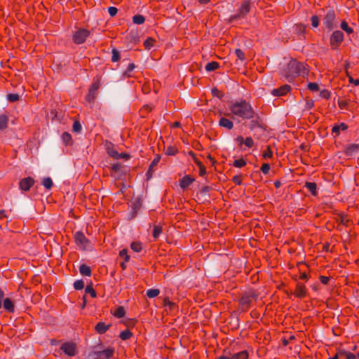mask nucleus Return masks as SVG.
Wrapping results in <instances>:
<instances>
[{
  "instance_id": "18",
  "label": "nucleus",
  "mask_w": 359,
  "mask_h": 359,
  "mask_svg": "<svg viewBox=\"0 0 359 359\" xmlns=\"http://www.w3.org/2000/svg\"><path fill=\"white\" fill-rule=\"evenodd\" d=\"M123 166L120 163H114L110 168L111 175L115 177H121L125 175L126 172L123 171Z\"/></svg>"
},
{
  "instance_id": "12",
  "label": "nucleus",
  "mask_w": 359,
  "mask_h": 359,
  "mask_svg": "<svg viewBox=\"0 0 359 359\" xmlns=\"http://www.w3.org/2000/svg\"><path fill=\"white\" fill-rule=\"evenodd\" d=\"M250 120L251 121L250 122L249 128L251 130H253L255 128H262L264 129V130L266 129V126L264 123L263 120L256 113L255 116L253 118H251Z\"/></svg>"
},
{
  "instance_id": "64",
  "label": "nucleus",
  "mask_w": 359,
  "mask_h": 359,
  "mask_svg": "<svg viewBox=\"0 0 359 359\" xmlns=\"http://www.w3.org/2000/svg\"><path fill=\"white\" fill-rule=\"evenodd\" d=\"M72 128H73V130L76 133H80L82 129L81 124L80 123V122L79 121H76L74 122Z\"/></svg>"
},
{
  "instance_id": "42",
  "label": "nucleus",
  "mask_w": 359,
  "mask_h": 359,
  "mask_svg": "<svg viewBox=\"0 0 359 359\" xmlns=\"http://www.w3.org/2000/svg\"><path fill=\"white\" fill-rule=\"evenodd\" d=\"M145 18L140 14L135 15L133 17V22L136 25H142L144 22Z\"/></svg>"
},
{
  "instance_id": "27",
  "label": "nucleus",
  "mask_w": 359,
  "mask_h": 359,
  "mask_svg": "<svg viewBox=\"0 0 359 359\" xmlns=\"http://www.w3.org/2000/svg\"><path fill=\"white\" fill-rule=\"evenodd\" d=\"M79 272L81 275L86 276H90L92 274L91 269L89 266L86 265V264H82L79 266Z\"/></svg>"
},
{
  "instance_id": "57",
  "label": "nucleus",
  "mask_w": 359,
  "mask_h": 359,
  "mask_svg": "<svg viewBox=\"0 0 359 359\" xmlns=\"http://www.w3.org/2000/svg\"><path fill=\"white\" fill-rule=\"evenodd\" d=\"M308 89L313 92L319 90V86L317 83L310 82L308 84Z\"/></svg>"
},
{
  "instance_id": "21",
  "label": "nucleus",
  "mask_w": 359,
  "mask_h": 359,
  "mask_svg": "<svg viewBox=\"0 0 359 359\" xmlns=\"http://www.w3.org/2000/svg\"><path fill=\"white\" fill-rule=\"evenodd\" d=\"M359 151V144H348L345 150L344 154L346 156H353L355 154Z\"/></svg>"
},
{
  "instance_id": "63",
  "label": "nucleus",
  "mask_w": 359,
  "mask_h": 359,
  "mask_svg": "<svg viewBox=\"0 0 359 359\" xmlns=\"http://www.w3.org/2000/svg\"><path fill=\"white\" fill-rule=\"evenodd\" d=\"M260 170L264 175L268 174L270 170V165L267 163H264L260 168Z\"/></svg>"
},
{
  "instance_id": "38",
  "label": "nucleus",
  "mask_w": 359,
  "mask_h": 359,
  "mask_svg": "<svg viewBox=\"0 0 359 359\" xmlns=\"http://www.w3.org/2000/svg\"><path fill=\"white\" fill-rule=\"evenodd\" d=\"M111 54H112V55H111V60L112 62H118L120 60L121 53L116 48H114L111 50Z\"/></svg>"
},
{
  "instance_id": "59",
  "label": "nucleus",
  "mask_w": 359,
  "mask_h": 359,
  "mask_svg": "<svg viewBox=\"0 0 359 359\" xmlns=\"http://www.w3.org/2000/svg\"><path fill=\"white\" fill-rule=\"evenodd\" d=\"M107 153L109 156H111L115 159H118V156L119 153L116 149H114L113 148L112 149L108 148Z\"/></svg>"
},
{
  "instance_id": "41",
  "label": "nucleus",
  "mask_w": 359,
  "mask_h": 359,
  "mask_svg": "<svg viewBox=\"0 0 359 359\" xmlns=\"http://www.w3.org/2000/svg\"><path fill=\"white\" fill-rule=\"evenodd\" d=\"M135 68V65L134 63H130L129 65L127 67V69L123 73V76L125 78H130L131 77L130 72Z\"/></svg>"
},
{
  "instance_id": "14",
  "label": "nucleus",
  "mask_w": 359,
  "mask_h": 359,
  "mask_svg": "<svg viewBox=\"0 0 359 359\" xmlns=\"http://www.w3.org/2000/svg\"><path fill=\"white\" fill-rule=\"evenodd\" d=\"M142 206V201L140 198H136L131 203V212L128 216V219H133L137 215L138 211Z\"/></svg>"
},
{
  "instance_id": "45",
  "label": "nucleus",
  "mask_w": 359,
  "mask_h": 359,
  "mask_svg": "<svg viewBox=\"0 0 359 359\" xmlns=\"http://www.w3.org/2000/svg\"><path fill=\"white\" fill-rule=\"evenodd\" d=\"M247 164V162L243 158H241L239 159H236L233 162V165L236 168H243L244 166H245Z\"/></svg>"
},
{
  "instance_id": "22",
  "label": "nucleus",
  "mask_w": 359,
  "mask_h": 359,
  "mask_svg": "<svg viewBox=\"0 0 359 359\" xmlns=\"http://www.w3.org/2000/svg\"><path fill=\"white\" fill-rule=\"evenodd\" d=\"M195 178L191 177L190 175H185L180 180V187L182 189L188 188L194 182Z\"/></svg>"
},
{
  "instance_id": "9",
  "label": "nucleus",
  "mask_w": 359,
  "mask_h": 359,
  "mask_svg": "<svg viewBox=\"0 0 359 359\" xmlns=\"http://www.w3.org/2000/svg\"><path fill=\"white\" fill-rule=\"evenodd\" d=\"M336 15L335 12L332 9H330L327 11L323 19V23L325 27L330 31L334 29L335 26Z\"/></svg>"
},
{
  "instance_id": "11",
  "label": "nucleus",
  "mask_w": 359,
  "mask_h": 359,
  "mask_svg": "<svg viewBox=\"0 0 359 359\" xmlns=\"http://www.w3.org/2000/svg\"><path fill=\"white\" fill-rule=\"evenodd\" d=\"M291 294L299 299H304L307 297L308 291L304 283L298 282L296 284L294 291L291 292Z\"/></svg>"
},
{
  "instance_id": "49",
  "label": "nucleus",
  "mask_w": 359,
  "mask_h": 359,
  "mask_svg": "<svg viewBox=\"0 0 359 359\" xmlns=\"http://www.w3.org/2000/svg\"><path fill=\"white\" fill-rule=\"evenodd\" d=\"M160 293V290L158 289H149L147 291V296L149 298H154L157 297Z\"/></svg>"
},
{
  "instance_id": "25",
  "label": "nucleus",
  "mask_w": 359,
  "mask_h": 359,
  "mask_svg": "<svg viewBox=\"0 0 359 359\" xmlns=\"http://www.w3.org/2000/svg\"><path fill=\"white\" fill-rule=\"evenodd\" d=\"M348 129V125L345 123H341L339 125H334L332 128V134L334 137L339 135L340 130L345 131Z\"/></svg>"
},
{
  "instance_id": "52",
  "label": "nucleus",
  "mask_w": 359,
  "mask_h": 359,
  "mask_svg": "<svg viewBox=\"0 0 359 359\" xmlns=\"http://www.w3.org/2000/svg\"><path fill=\"white\" fill-rule=\"evenodd\" d=\"M42 184L47 189H50L53 187V181L50 177L43 178Z\"/></svg>"
},
{
  "instance_id": "2",
  "label": "nucleus",
  "mask_w": 359,
  "mask_h": 359,
  "mask_svg": "<svg viewBox=\"0 0 359 359\" xmlns=\"http://www.w3.org/2000/svg\"><path fill=\"white\" fill-rule=\"evenodd\" d=\"M229 109L233 115L243 119H251L255 116V111L252 107L244 99L232 103Z\"/></svg>"
},
{
  "instance_id": "46",
  "label": "nucleus",
  "mask_w": 359,
  "mask_h": 359,
  "mask_svg": "<svg viewBox=\"0 0 359 359\" xmlns=\"http://www.w3.org/2000/svg\"><path fill=\"white\" fill-rule=\"evenodd\" d=\"M152 109L153 107H151V105L145 104L140 109V111L142 116H145L147 114H148L152 111Z\"/></svg>"
},
{
  "instance_id": "1",
  "label": "nucleus",
  "mask_w": 359,
  "mask_h": 359,
  "mask_svg": "<svg viewBox=\"0 0 359 359\" xmlns=\"http://www.w3.org/2000/svg\"><path fill=\"white\" fill-rule=\"evenodd\" d=\"M309 69L306 65L295 59H292L283 69V76L288 81H292L299 75H308Z\"/></svg>"
},
{
  "instance_id": "29",
  "label": "nucleus",
  "mask_w": 359,
  "mask_h": 359,
  "mask_svg": "<svg viewBox=\"0 0 359 359\" xmlns=\"http://www.w3.org/2000/svg\"><path fill=\"white\" fill-rule=\"evenodd\" d=\"M306 25L299 23L295 25V32L296 34L299 36L302 35L304 36V34H306Z\"/></svg>"
},
{
  "instance_id": "39",
  "label": "nucleus",
  "mask_w": 359,
  "mask_h": 359,
  "mask_svg": "<svg viewBox=\"0 0 359 359\" xmlns=\"http://www.w3.org/2000/svg\"><path fill=\"white\" fill-rule=\"evenodd\" d=\"M177 153L178 149L175 146H168L165 151V154L168 156H175Z\"/></svg>"
},
{
  "instance_id": "16",
  "label": "nucleus",
  "mask_w": 359,
  "mask_h": 359,
  "mask_svg": "<svg viewBox=\"0 0 359 359\" xmlns=\"http://www.w3.org/2000/svg\"><path fill=\"white\" fill-rule=\"evenodd\" d=\"M291 90V86L288 84L281 86L271 91V94L276 97H280L287 95Z\"/></svg>"
},
{
  "instance_id": "33",
  "label": "nucleus",
  "mask_w": 359,
  "mask_h": 359,
  "mask_svg": "<svg viewBox=\"0 0 359 359\" xmlns=\"http://www.w3.org/2000/svg\"><path fill=\"white\" fill-rule=\"evenodd\" d=\"M163 231V228L161 225H154L153 227L152 236L154 240H156Z\"/></svg>"
},
{
  "instance_id": "50",
  "label": "nucleus",
  "mask_w": 359,
  "mask_h": 359,
  "mask_svg": "<svg viewBox=\"0 0 359 359\" xmlns=\"http://www.w3.org/2000/svg\"><path fill=\"white\" fill-rule=\"evenodd\" d=\"M273 156V151L271 150V148L269 145H268L266 147V149H265V151H264L263 154H262V157L264 158V159H267V158H271Z\"/></svg>"
},
{
  "instance_id": "15",
  "label": "nucleus",
  "mask_w": 359,
  "mask_h": 359,
  "mask_svg": "<svg viewBox=\"0 0 359 359\" xmlns=\"http://www.w3.org/2000/svg\"><path fill=\"white\" fill-rule=\"evenodd\" d=\"M34 182L32 177L22 178L19 182V188L23 191H27L33 187Z\"/></svg>"
},
{
  "instance_id": "17",
  "label": "nucleus",
  "mask_w": 359,
  "mask_h": 359,
  "mask_svg": "<svg viewBox=\"0 0 359 359\" xmlns=\"http://www.w3.org/2000/svg\"><path fill=\"white\" fill-rule=\"evenodd\" d=\"M161 160V155L156 154L155 158L153 159L151 163L149 165V169L147 171L146 173V177L147 180H149L153 177V173L154 172V167L158 165Z\"/></svg>"
},
{
  "instance_id": "23",
  "label": "nucleus",
  "mask_w": 359,
  "mask_h": 359,
  "mask_svg": "<svg viewBox=\"0 0 359 359\" xmlns=\"http://www.w3.org/2000/svg\"><path fill=\"white\" fill-rule=\"evenodd\" d=\"M3 306L4 309L10 313H13L15 311L14 303L10 298H6L4 299Z\"/></svg>"
},
{
  "instance_id": "3",
  "label": "nucleus",
  "mask_w": 359,
  "mask_h": 359,
  "mask_svg": "<svg viewBox=\"0 0 359 359\" xmlns=\"http://www.w3.org/2000/svg\"><path fill=\"white\" fill-rule=\"evenodd\" d=\"M258 297L259 293L253 289L243 292L238 299L239 310L241 312H247L250 309L252 302L257 300Z\"/></svg>"
},
{
  "instance_id": "26",
  "label": "nucleus",
  "mask_w": 359,
  "mask_h": 359,
  "mask_svg": "<svg viewBox=\"0 0 359 359\" xmlns=\"http://www.w3.org/2000/svg\"><path fill=\"white\" fill-rule=\"evenodd\" d=\"M304 187H306L308 191L313 196L317 195V185L315 182H306L305 183Z\"/></svg>"
},
{
  "instance_id": "6",
  "label": "nucleus",
  "mask_w": 359,
  "mask_h": 359,
  "mask_svg": "<svg viewBox=\"0 0 359 359\" xmlns=\"http://www.w3.org/2000/svg\"><path fill=\"white\" fill-rule=\"evenodd\" d=\"M74 240L76 245L82 250H86L90 244V241L81 231H78L74 234Z\"/></svg>"
},
{
  "instance_id": "35",
  "label": "nucleus",
  "mask_w": 359,
  "mask_h": 359,
  "mask_svg": "<svg viewBox=\"0 0 359 359\" xmlns=\"http://www.w3.org/2000/svg\"><path fill=\"white\" fill-rule=\"evenodd\" d=\"M340 356H344L346 359H356V355L353 353L344 349H339Z\"/></svg>"
},
{
  "instance_id": "43",
  "label": "nucleus",
  "mask_w": 359,
  "mask_h": 359,
  "mask_svg": "<svg viewBox=\"0 0 359 359\" xmlns=\"http://www.w3.org/2000/svg\"><path fill=\"white\" fill-rule=\"evenodd\" d=\"M132 337H133V332H130L129 330H126L121 332L119 334V337L122 340H124V341L129 339Z\"/></svg>"
},
{
  "instance_id": "32",
  "label": "nucleus",
  "mask_w": 359,
  "mask_h": 359,
  "mask_svg": "<svg viewBox=\"0 0 359 359\" xmlns=\"http://www.w3.org/2000/svg\"><path fill=\"white\" fill-rule=\"evenodd\" d=\"M219 64L217 62L212 61V62H208L205 65V68L207 72H212V71H215V70L219 69Z\"/></svg>"
},
{
  "instance_id": "28",
  "label": "nucleus",
  "mask_w": 359,
  "mask_h": 359,
  "mask_svg": "<svg viewBox=\"0 0 359 359\" xmlns=\"http://www.w3.org/2000/svg\"><path fill=\"white\" fill-rule=\"evenodd\" d=\"M62 140L65 145H72L73 144V140L72 135L68 132H64L62 135Z\"/></svg>"
},
{
  "instance_id": "62",
  "label": "nucleus",
  "mask_w": 359,
  "mask_h": 359,
  "mask_svg": "<svg viewBox=\"0 0 359 359\" xmlns=\"http://www.w3.org/2000/svg\"><path fill=\"white\" fill-rule=\"evenodd\" d=\"M244 144L248 149H250L254 146V141L251 137H247L245 139Z\"/></svg>"
},
{
  "instance_id": "10",
  "label": "nucleus",
  "mask_w": 359,
  "mask_h": 359,
  "mask_svg": "<svg viewBox=\"0 0 359 359\" xmlns=\"http://www.w3.org/2000/svg\"><path fill=\"white\" fill-rule=\"evenodd\" d=\"M114 348L113 347H108L103 351H93L90 355L94 359H110L114 356Z\"/></svg>"
},
{
  "instance_id": "51",
  "label": "nucleus",
  "mask_w": 359,
  "mask_h": 359,
  "mask_svg": "<svg viewBox=\"0 0 359 359\" xmlns=\"http://www.w3.org/2000/svg\"><path fill=\"white\" fill-rule=\"evenodd\" d=\"M235 54L241 61L243 62L245 60V54L241 49L236 48L235 50Z\"/></svg>"
},
{
  "instance_id": "36",
  "label": "nucleus",
  "mask_w": 359,
  "mask_h": 359,
  "mask_svg": "<svg viewBox=\"0 0 359 359\" xmlns=\"http://www.w3.org/2000/svg\"><path fill=\"white\" fill-rule=\"evenodd\" d=\"M125 314L126 311L124 309V307L121 306L116 308V309L113 313V315L118 318H123L125 316Z\"/></svg>"
},
{
  "instance_id": "55",
  "label": "nucleus",
  "mask_w": 359,
  "mask_h": 359,
  "mask_svg": "<svg viewBox=\"0 0 359 359\" xmlns=\"http://www.w3.org/2000/svg\"><path fill=\"white\" fill-rule=\"evenodd\" d=\"M349 104V100L341 99L338 100V105L341 109H346Z\"/></svg>"
},
{
  "instance_id": "19",
  "label": "nucleus",
  "mask_w": 359,
  "mask_h": 359,
  "mask_svg": "<svg viewBox=\"0 0 359 359\" xmlns=\"http://www.w3.org/2000/svg\"><path fill=\"white\" fill-rule=\"evenodd\" d=\"M337 216L335 220L339 224L348 226L352 222V220L348 219V215L344 212L337 213Z\"/></svg>"
},
{
  "instance_id": "58",
  "label": "nucleus",
  "mask_w": 359,
  "mask_h": 359,
  "mask_svg": "<svg viewBox=\"0 0 359 359\" xmlns=\"http://www.w3.org/2000/svg\"><path fill=\"white\" fill-rule=\"evenodd\" d=\"M242 175H235L232 178V182L236 184V185H241L242 184V182H243V180H242Z\"/></svg>"
},
{
  "instance_id": "13",
  "label": "nucleus",
  "mask_w": 359,
  "mask_h": 359,
  "mask_svg": "<svg viewBox=\"0 0 359 359\" xmlns=\"http://www.w3.org/2000/svg\"><path fill=\"white\" fill-rule=\"evenodd\" d=\"M76 344L74 342H65L61 346L60 349L68 356H74L76 353Z\"/></svg>"
},
{
  "instance_id": "48",
  "label": "nucleus",
  "mask_w": 359,
  "mask_h": 359,
  "mask_svg": "<svg viewBox=\"0 0 359 359\" xmlns=\"http://www.w3.org/2000/svg\"><path fill=\"white\" fill-rule=\"evenodd\" d=\"M340 27L341 29L347 34H352L353 32V29L348 26V23L345 20L341 21Z\"/></svg>"
},
{
  "instance_id": "8",
  "label": "nucleus",
  "mask_w": 359,
  "mask_h": 359,
  "mask_svg": "<svg viewBox=\"0 0 359 359\" xmlns=\"http://www.w3.org/2000/svg\"><path fill=\"white\" fill-rule=\"evenodd\" d=\"M90 34V32L88 29L80 28L74 33L72 40L76 44H81L86 41Z\"/></svg>"
},
{
  "instance_id": "44",
  "label": "nucleus",
  "mask_w": 359,
  "mask_h": 359,
  "mask_svg": "<svg viewBox=\"0 0 359 359\" xmlns=\"http://www.w3.org/2000/svg\"><path fill=\"white\" fill-rule=\"evenodd\" d=\"M163 305L164 306L168 307L170 310L173 309L174 308L177 307V305L175 303L171 302L168 297H165L163 301Z\"/></svg>"
},
{
  "instance_id": "56",
  "label": "nucleus",
  "mask_w": 359,
  "mask_h": 359,
  "mask_svg": "<svg viewBox=\"0 0 359 359\" xmlns=\"http://www.w3.org/2000/svg\"><path fill=\"white\" fill-rule=\"evenodd\" d=\"M74 287L76 290H82L84 287V283L82 280H77L74 283Z\"/></svg>"
},
{
  "instance_id": "24",
  "label": "nucleus",
  "mask_w": 359,
  "mask_h": 359,
  "mask_svg": "<svg viewBox=\"0 0 359 359\" xmlns=\"http://www.w3.org/2000/svg\"><path fill=\"white\" fill-rule=\"evenodd\" d=\"M219 126L228 130H231L233 128V123L229 118L221 117L219 121Z\"/></svg>"
},
{
  "instance_id": "30",
  "label": "nucleus",
  "mask_w": 359,
  "mask_h": 359,
  "mask_svg": "<svg viewBox=\"0 0 359 359\" xmlns=\"http://www.w3.org/2000/svg\"><path fill=\"white\" fill-rule=\"evenodd\" d=\"M249 353L247 351H242L232 355L231 359H248Z\"/></svg>"
},
{
  "instance_id": "60",
  "label": "nucleus",
  "mask_w": 359,
  "mask_h": 359,
  "mask_svg": "<svg viewBox=\"0 0 359 359\" xmlns=\"http://www.w3.org/2000/svg\"><path fill=\"white\" fill-rule=\"evenodd\" d=\"M136 323H137V320L136 319H135V318H129V319H127L124 322V324L128 327H133L136 325Z\"/></svg>"
},
{
  "instance_id": "5",
  "label": "nucleus",
  "mask_w": 359,
  "mask_h": 359,
  "mask_svg": "<svg viewBox=\"0 0 359 359\" xmlns=\"http://www.w3.org/2000/svg\"><path fill=\"white\" fill-rule=\"evenodd\" d=\"M100 86H101L100 79V78H97L96 79H94L93 83L91 84V86H90V88L88 89V92L87 95H86V100L88 103L94 102L95 97H96L97 91L100 88Z\"/></svg>"
},
{
  "instance_id": "31",
  "label": "nucleus",
  "mask_w": 359,
  "mask_h": 359,
  "mask_svg": "<svg viewBox=\"0 0 359 359\" xmlns=\"http://www.w3.org/2000/svg\"><path fill=\"white\" fill-rule=\"evenodd\" d=\"M8 118L5 114L0 115V130H4L8 127Z\"/></svg>"
},
{
  "instance_id": "53",
  "label": "nucleus",
  "mask_w": 359,
  "mask_h": 359,
  "mask_svg": "<svg viewBox=\"0 0 359 359\" xmlns=\"http://www.w3.org/2000/svg\"><path fill=\"white\" fill-rule=\"evenodd\" d=\"M119 256L122 258H123V261L125 262H128L130 260V256L128 255V250L127 249H123L120 250L119 252Z\"/></svg>"
},
{
  "instance_id": "37",
  "label": "nucleus",
  "mask_w": 359,
  "mask_h": 359,
  "mask_svg": "<svg viewBox=\"0 0 359 359\" xmlns=\"http://www.w3.org/2000/svg\"><path fill=\"white\" fill-rule=\"evenodd\" d=\"M156 41L151 37H148L144 41V47L147 50L151 49L155 43Z\"/></svg>"
},
{
  "instance_id": "34",
  "label": "nucleus",
  "mask_w": 359,
  "mask_h": 359,
  "mask_svg": "<svg viewBox=\"0 0 359 359\" xmlns=\"http://www.w3.org/2000/svg\"><path fill=\"white\" fill-rule=\"evenodd\" d=\"M130 248L135 252H140L142 250V244L140 241H134L130 244Z\"/></svg>"
},
{
  "instance_id": "54",
  "label": "nucleus",
  "mask_w": 359,
  "mask_h": 359,
  "mask_svg": "<svg viewBox=\"0 0 359 359\" xmlns=\"http://www.w3.org/2000/svg\"><path fill=\"white\" fill-rule=\"evenodd\" d=\"M20 96L17 93H9L7 95V100L11 102H15L18 101Z\"/></svg>"
},
{
  "instance_id": "61",
  "label": "nucleus",
  "mask_w": 359,
  "mask_h": 359,
  "mask_svg": "<svg viewBox=\"0 0 359 359\" xmlns=\"http://www.w3.org/2000/svg\"><path fill=\"white\" fill-rule=\"evenodd\" d=\"M314 107V101L312 99H306L305 101V109L310 110Z\"/></svg>"
},
{
  "instance_id": "20",
  "label": "nucleus",
  "mask_w": 359,
  "mask_h": 359,
  "mask_svg": "<svg viewBox=\"0 0 359 359\" xmlns=\"http://www.w3.org/2000/svg\"><path fill=\"white\" fill-rule=\"evenodd\" d=\"M111 326V324H105L104 322H98L95 326V331L97 334H104Z\"/></svg>"
},
{
  "instance_id": "47",
  "label": "nucleus",
  "mask_w": 359,
  "mask_h": 359,
  "mask_svg": "<svg viewBox=\"0 0 359 359\" xmlns=\"http://www.w3.org/2000/svg\"><path fill=\"white\" fill-rule=\"evenodd\" d=\"M211 93L214 97H217L220 100H222L224 97V93L222 91L219 90L216 87L212 88Z\"/></svg>"
},
{
  "instance_id": "4",
  "label": "nucleus",
  "mask_w": 359,
  "mask_h": 359,
  "mask_svg": "<svg viewBox=\"0 0 359 359\" xmlns=\"http://www.w3.org/2000/svg\"><path fill=\"white\" fill-rule=\"evenodd\" d=\"M251 4L252 0H243L237 10V13L231 17V20L244 18L250 13Z\"/></svg>"
},
{
  "instance_id": "7",
  "label": "nucleus",
  "mask_w": 359,
  "mask_h": 359,
  "mask_svg": "<svg viewBox=\"0 0 359 359\" xmlns=\"http://www.w3.org/2000/svg\"><path fill=\"white\" fill-rule=\"evenodd\" d=\"M344 36L341 31L336 30L330 37V43L332 50H337L344 41Z\"/></svg>"
},
{
  "instance_id": "40",
  "label": "nucleus",
  "mask_w": 359,
  "mask_h": 359,
  "mask_svg": "<svg viewBox=\"0 0 359 359\" xmlns=\"http://www.w3.org/2000/svg\"><path fill=\"white\" fill-rule=\"evenodd\" d=\"M85 292L90 294V297L92 298H95L97 297V293L93 287V284L90 283L89 285H88L85 288Z\"/></svg>"
}]
</instances>
